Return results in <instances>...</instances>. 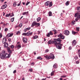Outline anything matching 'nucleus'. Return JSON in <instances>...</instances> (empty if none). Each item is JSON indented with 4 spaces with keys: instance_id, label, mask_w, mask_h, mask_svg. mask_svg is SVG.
Here are the masks:
<instances>
[{
    "instance_id": "obj_9",
    "label": "nucleus",
    "mask_w": 80,
    "mask_h": 80,
    "mask_svg": "<svg viewBox=\"0 0 80 80\" xmlns=\"http://www.w3.org/2000/svg\"><path fill=\"white\" fill-rule=\"evenodd\" d=\"M77 17V18H80V14L79 13H76L75 14V17Z\"/></svg>"
},
{
    "instance_id": "obj_16",
    "label": "nucleus",
    "mask_w": 80,
    "mask_h": 80,
    "mask_svg": "<svg viewBox=\"0 0 80 80\" xmlns=\"http://www.w3.org/2000/svg\"><path fill=\"white\" fill-rule=\"evenodd\" d=\"M31 28H26V29H25L24 30V32H26V31H28L29 30H30V29Z\"/></svg>"
},
{
    "instance_id": "obj_15",
    "label": "nucleus",
    "mask_w": 80,
    "mask_h": 80,
    "mask_svg": "<svg viewBox=\"0 0 80 80\" xmlns=\"http://www.w3.org/2000/svg\"><path fill=\"white\" fill-rule=\"evenodd\" d=\"M50 3V1H47V2H46L45 3V5L46 6H49V4Z\"/></svg>"
},
{
    "instance_id": "obj_34",
    "label": "nucleus",
    "mask_w": 80,
    "mask_h": 80,
    "mask_svg": "<svg viewBox=\"0 0 80 80\" xmlns=\"http://www.w3.org/2000/svg\"><path fill=\"white\" fill-rule=\"evenodd\" d=\"M69 1H67V2H66V6H68V5L69 4Z\"/></svg>"
},
{
    "instance_id": "obj_2",
    "label": "nucleus",
    "mask_w": 80,
    "mask_h": 80,
    "mask_svg": "<svg viewBox=\"0 0 80 80\" xmlns=\"http://www.w3.org/2000/svg\"><path fill=\"white\" fill-rule=\"evenodd\" d=\"M61 41H62L60 38H58L56 39L54 41V43L55 44V45L56 46V47L59 49H61L62 48V44H61Z\"/></svg>"
},
{
    "instance_id": "obj_10",
    "label": "nucleus",
    "mask_w": 80,
    "mask_h": 80,
    "mask_svg": "<svg viewBox=\"0 0 80 80\" xmlns=\"http://www.w3.org/2000/svg\"><path fill=\"white\" fill-rule=\"evenodd\" d=\"M53 34L52 32V31H50L49 32H48V34H47V36L48 37H50V35H53Z\"/></svg>"
},
{
    "instance_id": "obj_31",
    "label": "nucleus",
    "mask_w": 80,
    "mask_h": 80,
    "mask_svg": "<svg viewBox=\"0 0 80 80\" xmlns=\"http://www.w3.org/2000/svg\"><path fill=\"white\" fill-rule=\"evenodd\" d=\"M14 19H15L14 18H12L11 19V21L12 22H13Z\"/></svg>"
},
{
    "instance_id": "obj_56",
    "label": "nucleus",
    "mask_w": 80,
    "mask_h": 80,
    "mask_svg": "<svg viewBox=\"0 0 80 80\" xmlns=\"http://www.w3.org/2000/svg\"><path fill=\"white\" fill-rule=\"evenodd\" d=\"M8 41H10L11 40V39L10 38H9L8 39Z\"/></svg>"
},
{
    "instance_id": "obj_52",
    "label": "nucleus",
    "mask_w": 80,
    "mask_h": 80,
    "mask_svg": "<svg viewBox=\"0 0 80 80\" xmlns=\"http://www.w3.org/2000/svg\"><path fill=\"white\" fill-rule=\"evenodd\" d=\"M31 65L32 66H33V65H34V62H32V63H31Z\"/></svg>"
},
{
    "instance_id": "obj_53",
    "label": "nucleus",
    "mask_w": 80,
    "mask_h": 80,
    "mask_svg": "<svg viewBox=\"0 0 80 80\" xmlns=\"http://www.w3.org/2000/svg\"><path fill=\"white\" fill-rule=\"evenodd\" d=\"M60 80H63L62 77H61V78H60Z\"/></svg>"
},
{
    "instance_id": "obj_35",
    "label": "nucleus",
    "mask_w": 80,
    "mask_h": 80,
    "mask_svg": "<svg viewBox=\"0 0 80 80\" xmlns=\"http://www.w3.org/2000/svg\"><path fill=\"white\" fill-rule=\"evenodd\" d=\"M53 31L54 32H55L54 34H57L56 30V29H53Z\"/></svg>"
},
{
    "instance_id": "obj_5",
    "label": "nucleus",
    "mask_w": 80,
    "mask_h": 80,
    "mask_svg": "<svg viewBox=\"0 0 80 80\" xmlns=\"http://www.w3.org/2000/svg\"><path fill=\"white\" fill-rule=\"evenodd\" d=\"M58 37H59V38H61V39H64V38H65V36L62 34L60 33L59 35H58Z\"/></svg>"
},
{
    "instance_id": "obj_38",
    "label": "nucleus",
    "mask_w": 80,
    "mask_h": 80,
    "mask_svg": "<svg viewBox=\"0 0 80 80\" xmlns=\"http://www.w3.org/2000/svg\"><path fill=\"white\" fill-rule=\"evenodd\" d=\"M38 36H35L34 37V39H37L38 38Z\"/></svg>"
},
{
    "instance_id": "obj_50",
    "label": "nucleus",
    "mask_w": 80,
    "mask_h": 80,
    "mask_svg": "<svg viewBox=\"0 0 80 80\" xmlns=\"http://www.w3.org/2000/svg\"><path fill=\"white\" fill-rule=\"evenodd\" d=\"M48 51H49V50L48 49H47L46 50V52H48Z\"/></svg>"
},
{
    "instance_id": "obj_37",
    "label": "nucleus",
    "mask_w": 80,
    "mask_h": 80,
    "mask_svg": "<svg viewBox=\"0 0 80 80\" xmlns=\"http://www.w3.org/2000/svg\"><path fill=\"white\" fill-rule=\"evenodd\" d=\"M54 74V71H52V72L51 74V76H52Z\"/></svg>"
},
{
    "instance_id": "obj_39",
    "label": "nucleus",
    "mask_w": 80,
    "mask_h": 80,
    "mask_svg": "<svg viewBox=\"0 0 80 80\" xmlns=\"http://www.w3.org/2000/svg\"><path fill=\"white\" fill-rule=\"evenodd\" d=\"M79 28H76V30L77 31H79Z\"/></svg>"
},
{
    "instance_id": "obj_36",
    "label": "nucleus",
    "mask_w": 80,
    "mask_h": 80,
    "mask_svg": "<svg viewBox=\"0 0 80 80\" xmlns=\"http://www.w3.org/2000/svg\"><path fill=\"white\" fill-rule=\"evenodd\" d=\"M61 77H62V78H66V77H67V76L63 75L62 76H61Z\"/></svg>"
},
{
    "instance_id": "obj_19",
    "label": "nucleus",
    "mask_w": 80,
    "mask_h": 80,
    "mask_svg": "<svg viewBox=\"0 0 80 80\" xmlns=\"http://www.w3.org/2000/svg\"><path fill=\"white\" fill-rule=\"evenodd\" d=\"M7 5L6 4H5V5L2 6V9H5V8H7Z\"/></svg>"
},
{
    "instance_id": "obj_58",
    "label": "nucleus",
    "mask_w": 80,
    "mask_h": 80,
    "mask_svg": "<svg viewBox=\"0 0 80 80\" xmlns=\"http://www.w3.org/2000/svg\"><path fill=\"white\" fill-rule=\"evenodd\" d=\"M46 78H45V79H42V80H45L46 79Z\"/></svg>"
},
{
    "instance_id": "obj_44",
    "label": "nucleus",
    "mask_w": 80,
    "mask_h": 80,
    "mask_svg": "<svg viewBox=\"0 0 80 80\" xmlns=\"http://www.w3.org/2000/svg\"><path fill=\"white\" fill-rule=\"evenodd\" d=\"M29 71H31V72H32L33 71V69H29Z\"/></svg>"
},
{
    "instance_id": "obj_46",
    "label": "nucleus",
    "mask_w": 80,
    "mask_h": 80,
    "mask_svg": "<svg viewBox=\"0 0 80 80\" xmlns=\"http://www.w3.org/2000/svg\"><path fill=\"white\" fill-rule=\"evenodd\" d=\"M21 4V1H20V2H19V4H18V6H20Z\"/></svg>"
},
{
    "instance_id": "obj_17",
    "label": "nucleus",
    "mask_w": 80,
    "mask_h": 80,
    "mask_svg": "<svg viewBox=\"0 0 80 80\" xmlns=\"http://www.w3.org/2000/svg\"><path fill=\"white\" fill-rule=\"evenodd\" d=\"M51 43H54V41H52L51 40H49L48 42V44H51Z\"/></svg>"
},
{
    "instance_id": "obj_4",
    "label": "nucleus",
    "mask_w": 80,
    "mask_h": 80,
    "mask_svg": "<svg viewBox=\"0 0 80 80\" xmlns=\"http://www.w3.org/2000/svg\"><path fill=\"white\" fill-rule=\"evenodd\" d=\"M32 33V32H31L30 31H28V32L26 33H23L22 34V35L23 36H30V35H31Z\"/></svg>"
},
{
    "instance_id": "obj_43",
    "label": "nucleus",
    "mask_w": 80,
    "mask_h": 80,
    "mask_svg": "<svg viewBox=\"0 0 80 80\" xmlns=\"http://www.w3.org/2000/svg\"><path fill=\"white\" fill-rule=\"evenodd\" d=\"M30 2H27L26 4V5L28 6L29 4H30Z\"/></svg>"
},
{
    "instance_id": "obj_1",
    "label": "nucleus",
    "mask_w": 80,
    "mask_h": 80,
    "mask_svg": "<svg viewBox=\"0 0 80 80\" xmlns=\"http://www.w3.org/2000/svg\"><path fill=\"white\" fill-rule=\"evenodd\" d=\"M7 50L8 52H9V53L8 54H7L5 51H3L2 53L0 56V57L2 59H6L7 58H10V53L12 52L10 48L9 47H8L7 48Z\"/></svg>"
},
{
    "instance_id": "obj_6",
    "label": "nucleus",
    "mask_w": 80,
    "mask_h": 80,
    "mask_svg": "<svg viewBox=\"0 0 80 80\" xmlns=\"http://www.w3.org/2000/svg\"><path fill=\"white\" fill-rule=\"evenodd\" d=\"M20 42H17V47L18 49H19L20 48H21V44H20Z\"/></svg>"
},
{
    "instance_id": "obj_7",
    "label": "nucleus",
    "mask_w": 80,
    "mask_h": 80,
    "mask_svg": "<svg viewBox=\"0 0 80 80\" xmlns=\"http://www.w3.org/2000/svg\"><path fill=\"white\" fill-rule=\"evenodd\" d=\"M69 33L70 32L68 30H66V31H64V34L66 35H69Z\"/></svg>"
},
{
    "instance_id": "obj_26",
    "label": "nucleus",
    "mask_w": 80,
    "mask_h": 80,
    "mask_svg": "<svg viewBox=\"0 0 80 80\" xmlns=\"http://www.w3.org/2000/svg\"><path fill=\"white\" fill-rule=\"evenodd\" d=\"M78 56L79 58H80V49H79V50H78Z\"/></svg>"
},
{
    "instance_id": "obj_22",
    "label": "nucleus",
    "mask_w": 80,
    "mask_h": 80,
    "mask_svg": "<svg viewBox=\"0 0 80 80\" xmlns=\"http://www.w3.org/2000/svg\"><path fill=\"white\" fill-rule=\"evenodd\" d=\"M16 34L18 35H19L20 34V31H18L16 32Z\"/></svg>"
},
{
    "instance_id": "obj_57",
    "label": "nucleus",
    "mask_w": 80,
    "mask_h": 80,
    "mask_svg": "<svg viewBox=\"0 0 80 80\" xmlns=\"http://www.w3.org/2000/svg\"><path fill=\"white\" fill-rule=\"evenodd\" d=\"M2 34L0 35V38H2Z\"/></svg>"
},
{
    "instance_id": "obj_45",
    "label": "nucleus",
    "mask_w": 80,
    "mask_h": 80,
    "mask_svg": "<svg viewBox=\"0 0 80 80\" xmlns=\"http://www.w3.org/2000/svg\"><path fill=\"white\" fill-rule=\"evenodd\" d=\"M8 31V28H5V31Z\"/></svg>"
},
{
    "instance_id": "obj_14",
    "label": "nucleus",
    "mask_w": 80,
    "mask_h": 80,
    "mask_svg": "<svg viewBox=\"0 0 80 80\" xmlns=\"http://www.w3.org/2000/svg\"><path fill=\"white\" fill-rule=\"evenodd\" d=\"M23 42L25 43H26L27 42V38H23Z\"/></svg>"
},
{
    "instance_id": "obj_32",
    "label": "nucleus",
    "mask_w": 80,
    "mask_h": 80,
    "mask_svg": "<svg viewBox=\"0 0 80 80\" xmlns=\"http://www.w3.org/2000/svg\"><path fill=\"white\" fill-rule=\"evenodd\" d=\"M17 6V4L16 2H14L13 4V6H14V7H15V6Z\"/></svg>"
},
{
    "instance_id": "obj_23",
    "label": "nucleus",
    "mask_w": 80,
    "mask_h": 80,
    "mask_svg": "<svg viewBox=\"0 0 80 80\" xmlns=\"http://www.w3.org/2000/svg\"><path fill=\"white\" fill-rule=\"evenodd\" d=\"M49 16H52V12L51 11H49L48 12Z\"/></svg>"
},
{
    "instance_id": "obj_25",
    "label": "nucleus",
    "mask_w": 80,
    "mask_h": 80,
    "mask_svg": "<svg viewBox=\"0 0 80 80\" xmlns=\"http://www.w3.org/2000/svg\"><path fill=\"white\" fill-rule=\"evenodd\" d=\"M44 57L47 58V59H49V56H48V57L47 55L46 56H44Z\"/></svg>"
},
{
    "instance_id": "obj_48",
    "label": "nucleus",
    "mask_w": 80,
    "mask_h": 80,
    "mask_svg": "<svg viewBox=\"0 0 80 80\" xmlns=\"http://www.w3.org/2000/svg\"><path fill=\"white\" fill-rule=\"evenodd\" d=\"M14 16V14L13 13H12V15H11L10 16V17H12V16Z\"/></svg>"
},
{
    "instance_id": "obj_21",
    "label": "nucleus",
    "mask_w": 80,
    "mask_h": 80,
    "mask_svg": "<svg viewBox=\"0 0 80 80\" xmlns=\"http://www.w3.org/2000/svg\"><path fill=\"white\" fill-rule=\"evenodd\" d=\"M28 12H25L22 13V15H25L26 14H28Z\"/></svg>"
},
{
    "instance_id": "obj_40",
    "label": "nucleus",
    "mask_w": 80,
    "mask_h": 80,
    "mask_svg": "<svg viewBox=\"0 0 80 80\" xmlns=\"http://www.w3.org/2000/svg\"><path fill=\"white\" fill-rule=\"evenodd\" d=\"M53 67L55 68H57V65L55 64L53 65Z\"/></svg>"
},
{
    "instance_id": "obj_49",
    "label": "nucleus",
    "mask_w": 80,
    "mask_h": 80,
    "mask_svg": "<svg viewBox=\"0 0 80 80\" xmlns=\"http://www.w3.org/2000/svg\"><path fill=\"white\" fill-rule=\"evenodd\" d=\"M16 72V70H14L13 72V73H15Z\"/></svg>"
},
{
    "instance_id": "obj_27",
    "label": "nucleus",
    "mask_w": 80,
    "mask_h": 80,
    "mask_svg": "<svg viewBox=\"0 0 80 80\" xmlns=\"http://www.w3.org/2000/svg\"><path fill=\"white\" fill-rule=\"evenodd\" d=\"M77 10L80 11V6H78L77 7Z\"/></svg>"
},
{
    "instance_id": "obj_8",
    "label": "nucleus",
    "mask_w": 80,
    "mask_h": 80,
    "mask_svg": "<svg viewBox=\"0 0 80 80\" xmlns=\"http://www.w3.org/2000/svg\"><path fill=\"white\" fill-rule=\"evenodd\" d=\"M55 58V56H54L53 54H52L51 53L50 54V56H49V59L51 58V59H54Z\"/></svg>"
},
{
    "instance_id": "obj_24",
    "label": "nucleus",
    "mask_w": 80,
    "mask_h": 80,
    "mask_svg": "<svg viewBox=\"0 0 80 80\" xmlns=\"http://www.w3.org/2000/svg\"><path fill=\"white\" fill-rule=\"evenodd\" d=\"M11 13H9V14H6V15L5 16L6 17H9V16H11Z\"/></svg>"
},
{
    "instance_id": "obj_42",
    "label": "nucleus",
    "mask_w": 80,
    "mask_h": 80,
    "mask_svg": "<svg viewBox=\"0 0 80 80\" xmlns=\"http://www.w3.org/2000/svg\"><path fill=\"white\" fill-rule=\"evenodd\" d=\"M76 33H77V32H75V31L72 32V33L73 34H76Z\"/></svg>"
},
{
    "instance_id": "obj_13",
    "label": "nucleus",
    "mask_w": 80,
    "mask_h": 80,
    "mask_svg": "<svg viewBox=\"0 0 80 80\" xmlns=\"http://www.w3.org/2000/svg\"><path fill=\"white\" fill-rule=\"evenodd\" d=\"M13 33H12L11 34H10V33H8V34L7 35V36H8V37H11L13 36Z\"/></svg>"
},
{
    "instance_id": "obj_29",
    "label": "nucleus",
    "mask_w": 80,
    "mask_h": 80,
    "mask_svg": "<svg viewBox=\"0 0 80 80\" xmlns=\"http://www.w3.org/2000/svg\"><path fill=\"white\" fill-rule=\"evenodd\" d=\"M37 59H42V58L40 56H38V57L37 58Z\"/></svg>"
},
{
    "instance_id": "obj_55",
    "label": "nucleus",
    "mask_w": 80,
    "mask_h": 80,
    "mask_svg": "<svg viewBox=\"0 0 80 80\" xmlns=\"http://www.w3.org/2000/svg\"><path fill=\"white\" fill-rule=\"evenodd\" d=\"M78 19L77 18H76V19H75V20L76 21H77Z\"/></svg>"
},
{
    "instance_id": "obj_30",
    "label": "nucleus",
    "mask_w": 80,
    "mask_h": 80,
    "mask_svg": "<svg viewBox=\"0 0 80 80\" xmlns=\"http://www.w3.org/2000/svg\"><path fill=\"white\" fill-rule=\"evenodd\" d=\"M41 20V18H38L37 19V21L38 22H39Z\"/></svg>"
},
{
    "instance_id": "obj_47",
    "label": "nucleus",
    "mask_w": 80,
    "mask_h": 80,
    "mask_svg": "<svg viewBox=\"0 0 80 80\" xmlns=\"http://www.w3.org/2000/svg\"><path fill=\"white\" fill-rule=\"evenodd\" d=\"M78 56H75V59H78Z\"/></svg>"
},
{
    "instance_id": "obj_28",
    "label": "nucleus",
    "mask_w": 80,
    "mask_h": 80,
    "mask_svg": "<svg viewBox=\"0 0 80 80\" xmlns=\"http://www.w3.org/2000/svg\"><path fill=\"white\" fill-rule=\"evenodd\" d=\"M75 23H76V22H75V21H73L72 22V25L75 24Z\"/></svg>"
},
{
    "instance_id": "obj_3",
    "label": "nucleus",
    "mask_w": 80,
    "mask_h": 80,
    "mask_svg": "<svg viewBox=\"0 0 80 80\" xmlns=\"http://www.w3.org/2000/svg\"><path fill=\"white\" fill-rule=\"evenodd\" d=\"M35 25H36V26H37V25L38 26H40V23H37L35 21H34L32 24V27H33Z\"/></svg>"
},
{
    "instance_id": "obj_18",
    "label": "nucleus",
    "mask_w": 80,
    "mask_h": 80,
    "mask_svg": "<svg viewBox=\"0 0 80 80\" xmlns=\"http://www.w3.org/2000/svg\"><path fill=\"white\" fill-rule=\"evenodd\" d=\"M4 46L5 48H7L8 46V43H7L6 42H5Z\"/></svg>"
},
{
    "instance_id": "obj_62",
    "label": "nucleus",
    "mask_w": 80,
    "mask_h": 80,
    "mask_svg": "<svg viewBox=\"0 0 80 80\" xmlns=\"http://www.w3.org/2000/svg\"><path fill=\"white\" fill-rule=\"evenodd\" d=\"M44 41H46V39L45 38H44Z\"/></svg>"
},
{
    "instance_id": "obj_54",
    "label": "nucleus",
    "mask_w": 80,
    "mask_h": 80,
    "mask_svg": "<svg viewBox=\"0 0 80 80\" xmlns=\"http://www.w3.org/2000/svg\"><path fill=\"white\" fill-rule=\"evenodd\" d=\"M69 49H72L71 47H69Z\"/></svg>"
},
{
    "instance_id": "obj_33",
    "label": "nucleus",
    "mask_w": 80,
    "mask_h": 80,
    "mask_svg": "<svg viewBox=\"0 0 80 80\" xmlns=\"http://www.w3.org/2000/svg\"><path fill=\"white\" fill-rule=\"evenodd\" d=\"M10 48H11L12 49H13L14 48V46L13 45H11V46H10Z\"/></svg>"
},
{
    "instance_id": "obj_51",
    "label": "nucleus",
    "mask_w": 80,
    "mask_h": 80,
    "mask_svg": "<svg viewBox=\"0 0 80 80\" xmlns=\"http://www.w3.org/2000/svg\"><path fill=\"white\" fill-rule=\"evenodd\" d=\"M76 63L77 64H79V62L78 61H76Z\"/></svg>"
},
{
    "instance_id": "obj_64",
    "label": "nucleus",
    "mask_w": 80,
    "mask_h": 80,
    "mask_svg": "<svg viewBox=\"0 0 80 80\" xmlns=\"http://www.w3.org/2000/svg\"><path fill=\"white\" fill-rule=\"evenodd\" d=\"M22 80H25V79H24V78H22Z\"/></svg>"
},
{
    "instance_id": "obj_60",
    "label": "nucleus",
    "mask_w": 80,
    "mask_h": 80,
    "mask_svg": "<svg viewBox=\"0 0 80 80\" xmlns=\"http://www.w3.org/2000/svg\"><path fill=\"white\" fill-rule=\"evenodd\" d=\"M22 4H23V5H24L25 4V2H22Z\"/></svg>"
},
{
    "instance_id": "obj_63",
    "label": "nucleus",
    "mask_w": 80,
    "mask_h": 80,
    "mask_svg": "<svg viewBox=\"0 0 80 80\" xmlns=\"http://www.w3.org/2000/svg\"><path fill=\"white\" fill-rule=\"evenodd\" d=\"M7 24H8V23H7L6 24V26H7Z\"/></svg>"
},
{
    "instance_id": "obj_20",
    "label": "nucleus",
    "mask_w": 80,
    "mask_h": 80,
    "mask_svg": "<svg viewBox=\"0 0 80 80\" xmlns=\"http://www.w3.org/2000/svg\"><path fill=\"white\" fill-rule=\"evenodd\" d=\"M52 6V2H50L49 7H51Z\"/></svg>"
},
{
    "instance_id": "obj_41",
    "label": "nucleus",
    "mask_w": 80,
    "mask_h": 80,
    "mask_svg": "<svg viewBox=\"0 0 80 80\" xmlns=\"http://www.w3.org/2000/svg\"><path fill=\"white\" fill-rule=\"evenodd\" d=\"M19 26V27H20V28H21L22 26V23L20 24Z\"/></svg>"
},
{
    "instance_id": "obj_12",
    "label": "nucleus",
    "mask_w": 80,
    "mask_h": 80,
    "mask_svg": "<svg viewBox=\"0 0 80 80\" xmlns=\"http://www.w3.org/2000/svg\"><path fill=\"white\" fill-rule=\"evenodd\" d=\"M6 41H7V39H6V38H4L3 39L2 42L3 44H4V45H5Z\"/></svg>"
},
{
    "instance_id": "obj_61",
    "label": "nucleus",
    "mask_w": 80,
    "mask_h": 80,
    "mask_svg": "<svg viewBox=\"0 0 80 80\" xmlns=\"http://www.w3.org/2000/svg\"><path fill=\"white\" fill-rule=\"evenodd\" d=\"M11 66H12V65H9V67H11Z\"/></svg>"
},
{
    "instance_id": "obj_11",
    "label": "nucleus",
    "mask_w": 80,
    "mask_h": 80,
    "mask_svg": "<svg viewBox=\"0 0 80 80\" xmlns=\"http://www.w3.org/2000/svg\"><path fill=\"white\" fill-rule=\"evenodd\" d=\"M72 44L73 46H75L76 44V40H73Z\"/></svg>"
},
{
    "instance_id": "obj_59",
    "label": "nucleus",
    "mask_w": 80,
    "mask_h": 80,
    "mask_svg": "<svg viewBox=\"0 0 80 80\" xmlns=\"http://www.w3.org/2000/svg\"><path fill=\"white\" fill-rule=\"evenodd\" d=\"M5 14V12H3V16H4Z\"/></svg>"
}]
</instances>
